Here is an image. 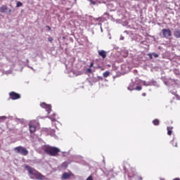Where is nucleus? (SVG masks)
<instances>
[{
    "label": "nucleus",
    "mask_w": 180,
    "mask_h": 180,
    "mask_svg": "<svg viewBox=\"0 0 180 180\" xmlns=\"http://www.w3.org/2000/svg\"><path fill=\"white\" fill-rule=\"evenodd\" d=\"M49 119H51V122H56V118L51 117H48Z\"/></svg>",
    "instance_id": "obj_28"
},
{
    "label": "nucleus",
    "mask_w": 180,
    "mask_h": 180,
    "mask_svg": "<svg viewBox=\"0 0 180 180\" xmlns=\"http://www.w3.org/2000/svg\"><path fill=\"white\" fill-rule=\"evenodd\" d=\"M48 41H49L50 43H51V42L53 41V37H49L48 38Z\"/></svg>",
    "instance_id": "obj_27"
},
{
    "label": "nucleus",
    "mask_w": 180,
    "mask_h": 180,
    "mask_svg": "<svg viewBox=\"0 0 180 180\" xmlns=\"http://www.w3.org/2000/svg\"><path fill=\"white\" fill-rule=\"evenodd\" d=\"M123 168H124V173L125 174L127 173V169H126V167L124 166Z\"/></svg>",
    "instance_id": "obj_31"
},
{
    "label": "nucleus",
    "mask_w": 180,
    "mask_h": 180,
    "mask_svg": "<svg viewBox=\"0 0 180 180\" xmlns=\"http://www.w3.org/2000/svg\"><path fill=\"white\" fill-rule=\"evenodd\" d=\"M87 72H89L91 74V72H92V69L88 68L87 69Z\"/></svg>",
    "instance_id": "obj_30"
},
{
    "label": "nucleus",
    "mask_w": 180,
    "mask_h": 180,
    "mask_svg": "<svg viewBox=\"0 0 180 180\" xmlns=\"http://www.w3.org/2000/svg\"><path fill=\"white\" fill-rule=\"evenodd\" d=\"M152 56H153V57L155 58H158V57L160 56L157 53H152Z\"/></svg>",
    "instance_id": "obj_21"
},
{
    "label": "nucleus",
    "mask_w": 180,
    "mask_h": 180,
    "mask_svg": "<svg viewBox=\"0 0 180 180\" xmlns=\"http://www.w3.org/2000/svg\"><path fill=\"white\" fill-rule=\"evenodd\" d=\"M160 34H162V37H163L164 39H168L171 37V36H172V32L169 28L162 29Z\"/></svg>",
    "instance_id": "obj_5"
},
{
    "label": "nucleus",
    "mask_w": 180,
    "mask_h": 180,
    "mask_svg": "<svg viewBox=\"0 0 180 180\" xmlns=\"http://www.w3.org/2000/svg\"><path fill=\"white\" fill-rule=\"evenodd\" d=\"M169 81H172V79H169V80L167 81H167H165V82H164V84L168 86V85H169Z\"/></svg>",
    "instance_id": "obj_26"
},
{
    "label": "nucleus",
    "mask_w": 180,
    "mask_h": 180,
    "mask_svg": "<svg viewBox=\"0 0 180 180\" xmlns=\"http://www.w3.org/2000/svg\"><path fill=\"white\" fill-rule=\"evenodd\" d=\"M44 151L51 155V157H56L58 153H60V148L57 147H53L50 146H46L44 148Z\"/></svg>",
    "instance_id": "obj_2"
},
{
    "label": "nucleus",
    "mask_w": 180,
    "mask_h": 180,
    "mask_svg": "<svg viewBox=\"0 0 180 180\" xmlns=\"http://www.w3.org/2000/svg\"><path fill=\"white\" fill-rule=\"evenodd\" d=\"M134 91H141V86H137L135 87Z\"/></svg>",
    "instance_id": "obj_23"
},
{
    "label": "nucleus",
    "mask_w": 180,
    "mask_h": 180,
    "mask_svg": "<svg viewBox=\"0 0 180 180\" xmlns=\"http://www.w3.org/2000/svg\"><path fill=\"white\" fill-rule=\"evenodd\" d=\"M46 27L47 29H49V30H51V27H50V26L46 25Z\"/></svg>",
    "instance_id": "obj_33"
},
{
    "label": "nucleus",
    "mask_w": 180,
    "mask_h": 180,
    "mask_svg": "<svg viewBox=\"0 0 180 180\" xmlns=\"http://www.w3.org/2000/svg\"><path fill=\"white\" fill-rule=\"evenodd\" d=\"M6 119H8V117H6V116L0 117V123H1V122H5V120H6Z\"/></svg>",
    "instance_id": "obj_18"
},
{
    "label": "nucleus",
    "mask_w": 180,
    "mask_h": 180,
    "mask_svg": "<svg viewBox=\"0 0 180 180\" xmlns=\"http://www.w3.org/2000/svg\"><path fill=\"white\" fill-rule=\"evenodd\" d=\"M92 67H94V63H91L90 64V68H92Z\"/></svg>",
    "instance_id": "obj_36"
},
{
    "label": "nucleus",
    "mask_w": 180,
    "mask_h": 180,
    "mask_svg": "<svg viewBox=\"0 0 180 180\" xmlns=\"http://www.w3.org/2000/svg\"><path fill=\"white\" fill-rule=\"evenodd\" d=\"M124 26H127V22H126L125 24H124Z\"/></svg>",
    "instance_id": "obj_41"
},
{
    "label": "nucleus",
    "mask_w": 180,
    "mask_h": 180,
    "mask_svg": "<svg viewBox=\"0 0 180 180\" xmlns=\"http://www.w3.org/2000/svg\"><path fill=\"white\" fill-rule=\"evenodd\" d=\"M29 129L30 133H34L36 131V126L32 125V124H29Z\"/></svg>",
    "instance_id": "obj_13"
},
{
    "label": "nucleus",
    "mask_w": 180,
    "mask_h": 180,
    "mask_svg": "<svg viewBox=\"0 0 180 180\" xmlns=\"http://www.w3.org/2000/svg\"><path fill=\"white\" fill-rule=\"evenodd\" d=\"M13 150L17 154H20V155H27L29 154V150L23 146H17L14 148Z\"/></svg>",
    "instance_id": "obj_4"
},
{
    "label": "nucleus",
    "mask_w": 180,
    "mask_h": 180,
    "mask_svg": "<svg viewBox=\"0 0 180 180\" xmlns=\"http://www.w3.org/2000/svg\"><path fill=\"white\" fill-rule=\"evenodd\" d=\"M172 95H176L175 91H172Z\"/></svg>",
    "instance_id": "obj_38"
},
{
    "label": "nucleus",
    "mask_w": 180,
    "mask_h": 180,
    "mask_svg": "<svg viewBox=\"0 0 180 180\" xmlns=\"http://www.w3.org/2000/svg\"><path fill=\"white\" fill-rule=\"evenodd\" d=\"M78 75H81V72H79V74H78Z\"/></svg>",
    "instance_id": "obj_45"
},
{
    "label": "nucleus",
    "mask_w": 180,
    "mask_h": 180,
    "mask_svg": "<svg viewBox=\"0 0 180 180\" xmlns=\"http://www.w3.org/2000/svg\"><path fill=\"white\" fill-rule=\"evenodd\" d=\"M62 153H63V157H65V155H64V154H68L67 152H62Z\"/></svg>",
    "instance_id": "obj_35"
},
{
    "label": "nucleus",
    "mask_w": 180,
    "mask_h": 180,
    "mask_svg": "<svg viewBox=\"0 0 180 180\" xmlns=\"http://www.w3.org/2000/svg\"><path fill=\"white\" fill-rule=\"evenodd\" d=\"M98 79H103V78L101 76H98Z\"/></svg>",
    "instance_id": "obj_37"
},
{
    "label": "nucleus",
    "mask_w": 180,
    "mask_h": 180,
    "mask_svg": "<svg viewBox=\"0 0 180 180\" xmlns=\"http://www.w3.org/2000/svg\"><path fill=\"white\" fill-rule=\"evenodd\" d=\"M53 117L56 116V113H53Z\"/></svg>",
    "instance_id": "obj_43"
},
{
    "label": "nucleus",
    "mask_w": 180,
    "mask_h": 180,
    "mask_svg": "<svg viewBox=\"0 0 180 180\" xmlns=\"http://www.w3.org/2000/svg\"><path fill=\"white\" fill-rule=\"evenodd\" d=\"M25 169L28 172L29 175L30 176L31 179H37V180H44L45 176L39 172L34 168L26 165Z\"/></svg>",
    "instance_id": "obj_1"
},
{
    "label": "nucleus",
    "mask_w": 180,
    "mask_h": 180,
    "mask_svg": "<svg viewBox=\"0 0 180 180\" xmlns=\"http://www.w3.org/2000/svg\"><path fill=\"white\" fill-rule=\"evenodd\" d=\"M143 85H144L145 86H160V84H158V83H157V82L154 81V80H151L150 82H146L143 81L142 82Z\"/></svg>",
    "instance_id": "obj_6"
},
{
    "label": "nucleus",
    "mask_w": 180,
    "mask_h": 180,
    "mask_svg": "<svg viewBox=\"0 0 180 180\" xmlns=\"http://www.w3.org/2000/svg\"><path fill=\"white\" fill-rule=\"evenodd\" d=\"M62 167L63 168H67V167H68V164L65 162L62 164Z\"/></svg>",
    "instance_id": "obj_22"
},
{
    "label": "nucleus",
    "mask_w": 180,
    "mask_h": 180,
    "mask_svg": "<svg viewBox=\"0 0 180 180\" xmlns=\"http://www.w3.org/2000/svg\"><path fill=\"white\" fill-rule=\"evenodd\" d=\"M71 176L69 173L65 172L62 175V179H68Z\"/></svg>",
    "instance_id": "obj_14"
},
{
    "label": "nucleus",
    "mask_w": 180,
    "mask_h": 180,
    "mask_svg": "<svg viewBox=\"0 0 180 180\" xmlns=\"http://www.w3.org/2000/svg\"><path fill=\"white\" fill-rule=\"evenodd\" d=\"M40 106L41 108H44V109H46L48 113H50V112H51V105L46 104V103H41L40 104Z\"/></svg>",
    "instance_id": "obj_8"
},
{
    "label": "nucleus",
    "mask_w": 180,
    "mask_h": 180,
    "mask_svg": "<svg viewBox=\"0 0 180 180\" xmlns=\"http://www.w3.org/2000/svg\"><path fill=\"white\" fill-rule=\"evenodd\" d=\"M109 75H110V72H109V71H106V72H103V77H104V78H108V77H109Z\"/></svg>",
    "instance_id": "obj_15"
},
{
    "label": "nucleus",
    "mask_w": 180,
    "mask_h": 180,
    "mask_svg": "<svg viewBox=\"0 0 180 180\" xmlns=\"http://www.w3.org/2000/svg\"><path fill=\"white\" fill-rule=\"evenodd\" d=\"M173 35L175 39H180V29L175 28L173 32Z\"/></svg>",
    "instance_id": "obj_10"
},
{
    "label": "nucleus",
    "mask_w": 180,
    "mask_h": 180,
    "mask_svg": "<svg viewBox=\"0 0 180 180\" xmlns=\"http://www.w3.org/2000/svg\"><path fill=\"white\" fill-rule=\"evenodd\" d=\"M98 56L103 58V60H105L108 56V52H106L105 50H98Z\"/></svg>",
    "instance_id": "obj_9"
},
{
    "label": "nucleus",
    "mask_w": 180,
    "mask_h": 180,
    "mask_svg": "<svg viewBox=\"0 0 180 180\" xmlns=\"http://www.w3.org/2000/svg\"><path fill=\"white\" fill-rule=\"evenodd\" d=\"M101 32H103V30L102 29V27H101Z\"/></svg>",
    "instance_id": "obj_42"
},
{
    "label": "nucleus",
    "mask_w": 180,
    "mask_h": 180,
    "mask_svg": "<svg viewBox=\"0 0 180 180\" xmlns=\"http://www.w3.org/2000/svg\"><path fill=\"white\" fill-rule=\"evenodd\" d=\"M146 95H147L146 93H143V94H142V96H146Z\"/></svg>",
    "instance_id": "obj_39"
},
{
    "label": "nucleus",
    "mask_w": 180,
    "mask_h": 180,
    "mask_svg": "<svg viewBox=\"0 0 180 180\" xmlns=\"http://www.w3.org/2000/svg\"><path fill=\"white\" fill-rule=\"evenodd\" d=\"M9 96L11 99H12L13 101H16V99H20V94L14 91L9 93Z\"/></svg>",
    "instance_id": "obj_7"
},
{
    "label": "nucleus",
    "mask_w": 180,
    "mask_h": 180,
    "mask_svg": "<svg viewBox=\"0 0 180 180\" xmlns=\"http://www.w3.org/2000/svg\"><path fill=\"white\" fill-rule=\"evenodd\" d=\"M148 57H149L150 60H153V53H149L147 54Z\"/></svg>",
    "instance_id": "obj_24"
},
{
    "label": "nucleus",
    "mask_w": 180,
    "mask_h": 180,
    "mask_svg": "<svg viewBox=\"0 0 180 180\" xmlns=\"http://www.w3.org/2000/svg\"><path fill=\"white\" fill-rule=\"evenodd\" d=\"M174 140H175V138H174L173 140L171 141V144H172V146H174V147H178V143L176 142L175 144H174Z\"/></svg>",
    "instance_id": "obj_20"
},
{
    "label": "nucleus",
    "mask_w": 180,
    "mask_h": 180,
    "mask_svg": "<svg viewBox=\"0 0 180 180\" xmlns=\"http://www.w3.org/2000/svg\"><path fill=\"white\" fill-rule=\"evenodd\" d=\"M120 40H124V37H123V36H120Z\"/></svg>",
    "instance_id": "obj_32"
},
{
    "label": "nucleus",
    "mask_w": 180,
    "mask_h": 180,
    "mask_svg": "<svg viewBox=\"0 0 180 180\" xmlns=\"http://www.w3.org/2000/svg\"><path fill=\"white\" fill-rule=\"evenodd\" d=\"M8 6H6V5H4L0 7L1 13H6V12H8Z\"/></svg>",
    "instance_id": "obj_12"
},
{
    "label": "nucleus",
    "mask_w": 180,
    "mask_h": 180,
    "mask_svg": "<svg viewBox=\"0 0 180 180\" xmlns=\"http://www.w3.org/2000/svg\"><path fill=\"white\" fill-rule=\"evenodd\" d=\"M86 180H94V178H92V176H89Z\"/></svg>",
    "instance_id": "obj_29"
},
{
    "label": "nucleus",
    "mask_w": 180,
    "mask_h": 180,
    "mask_svg": "<svg viewBox=\"0 0 180 180\" xmlns=\"http://www.w3.org/2000/svg\"><path fill=\"white\" fill-rule=\"evenodd\" d=\"M89 1L90 4H91V5H96V1H93V0H89Z\"/></svg>",
    "instance_id": "obj_25"
},
{
    "label": "nucleus",
    "mask_w": 180,
    "mask_h": 180,
    "mask_svg": "<svg viewBox=\"0 0 180 180\" xmlns=\"http://www.w3.org/2000/svg\"><path fill=\"white\" fill-rule=\"evenodd\" d=\"M173 180H180V179L179 178H175Z\"/></svg>",
    "instance_id": "obj_40"
},
{
    "label": "nucleus",
    "mask_w": 180,
    "mask_h": 180,
    "mask_svg": "<svg viewBox=\"0 0 180 180\" xmlns=\"http://www.w3.org/2000/svg\"><path fill=\"white\" fill-rule=\"evenodd\" d=\"M124 33H127V31H124Z\"/></svg>",
    "instance_id": "obj_44"
},
{
    "label": "nucleus",
    "mask_w": 180,
    "mask_h": 180,
    "mask_svg": "<svg viewBox=\"0 0 180 180\" xmlns=\"http://www.w3.org/2000/svg\"><path fill=\"white\" fill-rule=\"evenodd\" d=\"M136 85H137V84H136L135 82H131L129 84V86L127 87V90L128 91H134V89L136 88Z\"/></svg>",
    "instance_id": "obj_11"
},
{
    "label": "nucleus",
    "mask_w": 180,
    "mask_h": 180,
    "mask_svg": "<svg viewBox=\"0 0 180 180\" xmlns=\"http://www.w3.org/2000/svg\"><path fill=\"white\" fill-rule=\"evenodd\" d=\"M8 13H9V15H11V13H12V10L8 8Z\"/></svg>",
    "instance_id": "obj_34"
},
{
    "label": "nucleus",
    "mask_w": 180,
    "mask_h": 180,
    "mask_svg": "<svg viewBox=\"0 0 180 180\" xmlns=\"http://www.w3.org/2000/svg\"><path fill=\"white\" fill-rule=\"evenodd\" d=\"M153 124H154V126H159L160 120H158V119H155L153 121Z\"/></svg>",
    "instance_id": "obj_16"
},
{
    "label": "nucleus",
    "mask_w": 180,
    "mask_h": 180,
    "mask_svg": "<svg viewBox=\"0 0 180 180\" xmlns=\"http://www.w3.org/2000/svg\"><path fill=\"white\" fill-rule=\"evenodd\" d=\"M23 6V4L20 1H17V4H16V8H20V6Z\"/></svg>",
    "instance_id": "obj_19"
},
{
    "label": "nucleus",
    "mask_w": 180,
    "mask_h": 180,
    "mask_svg": "<svg viewBox=\"0 0 180 180\" xmlns=\"http://www.w3.org/2000/svg\"><path fill=\"white\" fill-rule=\"evenodd\" d=\"M127 176L129 180H143L141 176H139L136 174V170L134 169H130L127 173Z\"/></svg>",
    "instance_id": "obj_3"
},
{
    "label": "nucleus",
    "mask_w": 180,
    "mask_h": 180,
    "mask_svg": "<svg viewBox=\"0 0 180 180\" xmlns=\"http://www.w3.org/2000/svg\"><path fill=\"white\" fill-rule=\"evenodd\" d=\"M167 134L168 136H171L172 134V127H167Z\"/></svg>",
    "instance_id": "obj_17"
}]
</instances>
